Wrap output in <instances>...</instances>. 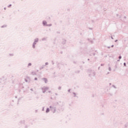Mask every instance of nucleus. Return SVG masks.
<instances>
[{
	"label": "nucleus",
	"instance_id": "obj_6",
	"mask_svg": "<svg viewBox=\"0 0 128 128\" xmlns=\"http://www.w3.org/2000/svg\"><path fill=\"white\" fill-rule=\"evenodd\" d=\"M10 6H12V4L10 5Z\"/></svg>",
	"mask_w": 128,
	"mask_h": 128
},
{
	"label": "nucleus",
	"instance_id": "obj_4",
	"mask_svg": "<svg viewBox=\"0 0 128 128\" xmlns=\"http://www.w3.org/2000/svg\"><path fill=\"white\" fill-rule=\"evenodd\" d=\"M119 58H120H120H122V56H119Z\"/></svg>",
	"mask_w": 128,
	"mask_h": 128
},
{
	"label": "nucleus",
	"instance_id": "obj_5",
	"mask_svg": "<svg viewBox=\"0 0 128 128\" xmlns=\"http://www.w3.org/2000/svg\"><path fill=\"white\" fill-rule=\"evenodd\" d=\"M124 66H126V63H124Z\"/></svg>",
	"mask_w": 128,
	"mask_h": 128
},
{
	"label": "nucleus",
	"instance_id": "obj_3",
	"mask_svg": "<svg viewBox=\"0 0 128 128\" xmlns=\"http://www.w3.org/2000/svg\"><path fill=\"white\" fill-rule=\"evenodd\" d=\"M28 66H32V64L30 63V64H28Z\"/></svg>",
	"mask_w": 128,
	"mask_h": 128
},
{
	"label": "nucleus",
	"instance_id": "obj_1",
	"mask_svg": "<svg viewBox=\"0 0 128 128\" xmlns=\"http://www.w3.org/2000/svg\"><path fill=\"white\" fill-rule=\"evenodd\" d=\"M43 24H44V26H46V22L44 21L43 22Z\"/></svg>",
	"mask_w": 128,
	"mask_h": 128
},
{
	"label": "nucleus",
	"instance_id": "obj_2",
	"mask_svg": "<svg viewBox=\"0 0 128 128\" xmlns=\"http://www.w3.org/2000/svg\"><path fill=\"white\" fill-rule=\"evenodd\" d=\"M50 112V109L47 108V110H46V112Z\"/></svg>",
	"mask_w": 128,
	"mask_h": 128
}]
</instances>
